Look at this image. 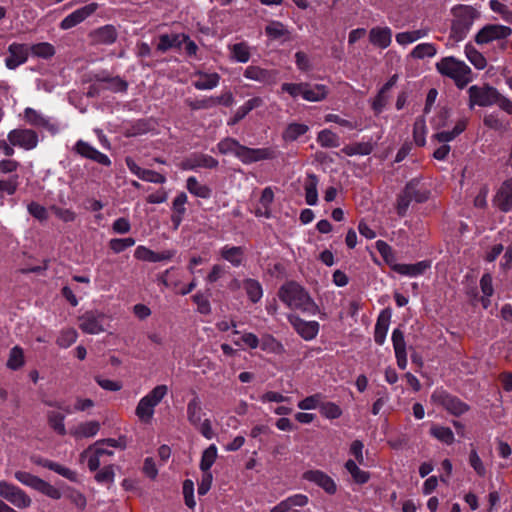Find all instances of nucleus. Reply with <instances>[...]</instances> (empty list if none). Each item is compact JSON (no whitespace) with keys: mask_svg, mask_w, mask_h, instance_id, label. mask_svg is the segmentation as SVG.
I'll list each match as a JSON object with an SVG mask.
<instances>
[{"mask_svg":"<svg viewBox=\"0 0 512 512\" xmlns=\"http://www.w3.org/2000/svg\"><path fill=\"white\" fill-rule=\"evenodd\" d=\"M278 297L290 309L299 310L308 315L318 313V305L308 292L296 282L283 284L278 291Z\"/></svg>","mask_w":512,"mask_h":512,"instance_id":"1","label":"nucleus"},{"mask_svg":"<svg viewBox=\"0 0 512 512\" xmlns=\"http://www.w3.org/2000/svg\"><path fill=\"white\" fill-rule=\"evenodd\" d=\"M221 154H234L243 163L250 164L253 162L273 159L276 157L277 151L274 148H249L241 145L232 138H225L217 145Z\"/></svg>","mask_w":512,"mask_h":512,"instance_id":"2","label":"nucleus"},{"mask_svg":"<svg viewBox=\"0 0 512 512\" xmlns=\"http://www.w3.org/2000/svg\"><path fill=\"white\" fill-rule=\"evenodd\" d=\"M438 72L454 80L459 88L472 81V71L468 65L452 56L444 57L436 63Z\"/></svg>","mask_w":512,"mask_h":512,"instance_id":"3","label":"nucleus"},{"mask_svg":"<svg viewBox=\"0 0 512 512\" xmlns=\"http://www.w3.org/2000/svg\"><path fill=\"white\" fill-rule=\"evenodd\" d=\"M168 394V386L165 384L156 385L151 391L143 396L136 408L135 415L140 422L148 424L152 421L155 408Z\"/></svg>","mask_w":512,"mask_h":512,"instance_id":"4","label":"nucleus"},{"mask_svg":"<svg viewBox=\"0 0 512 512\" xmlns=\"http://www.w3.org/2000/svg\"><path fill=\"white\" fill-rule=\"evenodd\" d=\"M281 91L288 93L293 99L301 97L308 102H320L326 99L328 88L323 84H311L308 82L283 83Z\"/></svg>","mask_w":512,"mask_h":512,"instance_id":"5","label":"nucleus"},{"mask_svg":"<svg viewBox=\"0 0 512 512\" xmlns=\"http://www.w3.org/2000/svg\"><path fill=\"white\" fill-rule=\"evenodd\" d=\"M454 20L451 26V38L455 41L463 40L469 32L478 12L471 6L459 5L452 9Z\"/></svg>","mask_w":512,"mask_h":512,"instance_id":"6","label":"nucleus"},{"mask_svg":"<svg viewBox=\"0 0 512 512\" xmlns=\"http://www.w3.org/2000/svg\"><path fill=\"white\" fill-rule=\"evenodd\" d=\"M205 412L198 396L193 397L187 404V420L203 437L210 440L215 436L212 422L204 418Z\"/></svg>","mask_w":512,"mask_h":512,"instance_id":"7","label":"nucleus"},{"mask_svg":"<svg viewBox=\"0 0 512 512\" xmlns=\"http://www.w3.org/2000/svg\"><path fill=\"white\" fill-rule=\"evenodd\" d=\"M15 478L25 486H28L47 497L58 500L61 498L62 494L58 488L46 482L45 480L35 476L26 471H17L15 472Z\"/></svg>","mask_w":512,"mask_h":512,"instance_id":"8","label":"nucleus"},{"mask_svg":"<svg viewBox=\"0 0 512 512\" xmlns=\"http://www.w3.org/2000/svg\"><path fill=\"white\" fill-rule=\"evenodd\" d=\"M431 401L442 406L450 414L460 416L468 411L469 406L457 397L448 394L442 389H436L431 395Z\"/></svg>","mask_w":512,"mask_h":512,"instance_id":"9","label":"nucleus"},{"mask_svg":"<svg viewBox=\"0 0 512 512\" xmlns=\"http://www.w3.org/2000/svg\"><path fill=\"white\" fill-rule=\"evenodd\" d=\"M469 93V106L472 108L475 105L485 107L496 104L498 99V91L490 86H477L473 85L468 89Z\"/></svg>","mask_w":512,"mask_h":512,"instance_id":"10","label":"nucleus"},{"mask_svg":"<svg viewBox=\"0 0 512 512\" xmlns=\"http://www.w3.org/2000/svg\"><path fill=\"white\" fill-rule=\"evenodd\" d=\"M0 496L19 509H26L32 503L25 491L6 481H0Z\"/></svg>","mask_w":512,"mask_h":512,"instance_id":"11","label":"nucleus"},{"mask_svg":"<svg viewBox=\"0 0 512 512\" xmlns=\"http://www.w3.org/2000/svg\"><path fill=\"white\" fill-rule=\"evenodd\" d=\"M8 141L15 147L24 150H32L37 147L39 139L35 131L17 128L8 133Z\"/></svg>","mask_w":512,"mask_h":512,"instance_id":"12","label":"nucleus"},{"mask_svg":"<svg viewBox=\"0 0 512 512\" xmlns=\"http://www.w3.org/2000/svg\"><path fill=\"white\" fill-rule=\"evenodd\" d=\"M287 319L297 334L305 341H311L317 337L320 330V324L317 321H306L296 314L288 315Z\"/></svg>","mask_w":512,"mask_h":512,"instance_id":"13","label":"nucleus"},{"mask_svg":"<svg viewBox=\"0 0 512 512\" xmlns=\"http://www.w3.org/2000/svg\"><path fill=\"white\" fill-rule=\"evenodd\" d=\"M302 477L322 488L329 495H334L337 492V484L334 479L321 470H308L303 473Z\"/></svg>","mask_w":512,"mask_h":512,"instance_id":"14","label":"nucleus"},{"mask_svg":"<svg viewBox=\"0 0 512 512\" xmlns=\"http://www.w3.org/2000/svg\"><path fill=\"white\" fill-rule=\"evenodd\" d=\"M104 321V314L86 312L79 318V328L87 334H99L105 331Z\"/></svg>","mask_w":512,"mask_h":512,"instance_id":"15","label":"nucleus"},{"mask_svg":"<svg viewBox=\"0 0 512 512\" xmlns=\"http://www.w3.org/2000/svg\"><path fill=\"white\" fill-rule=\"evenodd\" d=\"M511 34V28L504 25H487L476 35L475 41L478 44H486L494 40L504 39Z\"/></svg>","mask_w":512,"mask_h":512,"instance_id":"16","label":"nucleus"},{"mask_svg":"<svg viewBox=\"0 0 512 512\" xmlns=\"http://www.w3.org/2000/svg\"><path fill=\"white\" fill-rule=\"evenodd\" d=\"M97 9V3H90L75 10L60 22V28L62 30H68L75 27L95 13Z\"/></svg>","mask_w":512,"mask_h":512,"instance_id":"17","label":"nucleus"},{"mask_svg":"<svg viewBox=\"0 0 512 512\" xmlns=\"http://www.w3.org/2000/svg\"><path fill=\"white\" fill-rule=\"evenodd\" d=\"M74 150L80 156L95 161L98 164L103 166L111 165V160L106 154L98 151L95 147L91 146L89 143L83 140L76 142Z\"/></svg>","mask_w":512,"mask_h":512,"instance_id":"18","label":"nucleus"},{"mask_svg":"<svg viewBox=\"0 0 512 512\" xmlns=\"http://www.w3.org/2000/svg\"><path fill=\"white\" fill-rule=\"evenodd\" d=\"M9 56L5 60L8 69H16L24 64L29 56V47L25 44L12 43L8 47Z\"/></svg>","mask_w":512,"mask_h":512,"instance_id":"19","label":"nucleus"},{"mask_svg":"<svg viewBox=\"0 0 512 512\" xmlns=\"http://www.w3.org/2000/svg\"><path fill=\"white\" fill-rule=\"evenodd\" d=\"M126 165L129 170L143 181L164 184L166 182V176L158 173L154 170L144 169L138 166L131 158H126Z\"/></svg>","mask_w":512,"mask_h":512,"instance_id":"20","label":"nucleus"},{"mask_svg":"<svg viewBox=\"0 0 512 512\" xmlns=\"http://www.w3.org/2000/svg\"><path fill=\"white\" fill-rule=\"evenodd\" d=\"M179 166L182 170H195L200 167L212 169L218 166V161L209 155L193 154L185 158Z\"/></svg>","mask_w":512,"mask_h":512,"instance_id":"21","label":"nucleus"},{"mask_svg":"<svg viewBox=\"0 0 512 512\" xmlns=\"http://www.w3.org/2000/svg\"><path fill=\"white\" fill-rule=\"evenodd\" d=\"M24 119L30 125L44 128L52 134H56L59 131V127L56 123L32 108H26L24 110Z\"/></svg>","mask_w":512,"mask_h":512,"instance_id":"22","label":"nucleus"},{"mask_svg":"<svg viewBox=\"0 0 512 512\" xmlns=\"http://www.w3.org/2000/svg\"><path fill=\"white\" fill-rule=\"evenodd\" d=\"M309 503L307 495L302 493L293 494L275 505L269 512H299L295 507H305Z\"/></svg>","mask_w":512,"mask_h":512,"instance_id":"23","label":"nucleus"},{"mask_svg":"<svg viewBox=\"0 0 512 512\" xmlns=\"http://www.w3.org/2000/svg\"><path fill=\"white\" fill-rule=\"evenodd\" d=\"M494 204L503 212L512 210V178L501 184L495 195Z\"/></svg>","mask_w":512,"mask_h":512,"instance_id":"24","label":"nucleus"},{"mask_svg":"<svg viewBox=\"0 0 512 512\" xmlns=\"http://www.w3.org/2000/svg\"><path fill=\"white\" fill-rule=\"evenodd\" d=\"M369 41L380 49H386L392 42V30L387 26L373 27L369 31Z\"/></svg>","mask_w":512,"mask_h":512,"instance_id":"25","label":"nucleus"},{"mask_svg":"<svg viewBox=\"0 0 512 512\" xmlns=\"http://www.w3.org/2000/svg\"><path fill=\"white\" fill-rule=\"evenodd\" d=\"M100 430V423L95 420L81 422L70 428L69 434L76 440L95 436Z\"/></svg>","mask_w":512,"mask_h":512,"instance_id":"26","label":"nucleus"},{"mask_svg":"<svg viewBox=\"0 0 512 512\" xmlns=\"http://www.w3.org/2000/svg\"><path fill=\"white\" fill-rule=\"evenodd\" d=\"M89 37L94 44L110 45L116 41L117 31L114 26L105 25L92 31Z\"/></svg>","mask_w":512,"mask_h":512,"instance_id":"27","label":"nucleus"},{"mask_svg":"<svg viewBox=\"0 0 512 512\" xmlns=\"http://www.w3.org/2000/svg\"><path fill=\"white\" fill-rule=\"evenodd\" d=\"M220 257L234 267L242 265L245 258L244 248L241 246L224 245L219 249Z\"/></svg>","mask_w":512,"mask_h":512,"instance_id":"28","label":"nucleus"},{"mask_svg":"<svg viewBox=\"0 0 512 512\" xmlns=\"http://www.w3.org/2000/svg\"><path fill=\"white\" fill-rule=\"evenodd\" d=\"M33 463L40 465L42 467L48 468L57 474L61 475L62 477L70 480V481H77V473L68 467H65L59 463L50 461L48 459H43L40 457H33L32 458Z\"/></svg>","mask_w":512,"mask_h":512,"instance_id":"29","label":"nucleus"},{"mask_svg":"<svg viewBox=\"0 0 512 512\" xmlns=\"http://www.w3.org/2000/svg\"><path fill=\"white\" fill-rule=\"evenodd\" d=\"M197 79L193 82V86L197 90H211L216 88L220 82V75L216 72L206 73L203 71H195L193 74Z\"/></svg>","mask_w":512,"mask_h":512,"instance_id":"30","label":"nucleus"},{"mask_svg":"<svg viewBox=\"0 0 512 512\" xmlns=\"http://www.w3.org/2000/svg\"><path fill=\"white\" fill-rule=\"evenodd\" d=\"M467 126V119L461 118L459 119L453 129L451 131H441L437 132L432 136L433 140H436L440 143L446 144L447 142L455 139L459 134H461Z\"/></svg>","mask_w":512,"mask_h":512,"instance_id":"31","label":"nucleus"},{"mask_svg":"<svg viewBox=\"0 0 512 512\" xmlns=\"http://www.w3.org/2000/svg\"><path fill=\"white\" fill-rule=\"evenodd\" d=\"M429 267L425 261L418 262L416 264H393L392 269L404 276L416 277L424 273Z\"/></svg>","mask_w":512,"mask_h":512,"instance_id":"32","label":"nucleus"},{"mask_svg":"<svg viewBox=\"0 0 512 512\" xmlns=\"http://www.w3.org/2000/svg\"><path fill=\"white\" fill-rule=\"evenodd\" d=\"M182 39H187V35L184 33L181 34H163L159 37V42L157 44V50L161 52H165L173 47H181Z\"/></svg>","mask_w":512,"mask_h":512,"instance_id":"33","label":"nucleus"},{"mask_svg":"<svg viewBox=\"0 0 512 512\" xmlns=\"http://www.w3.org/2000/svg\"><path fill=\"white\" fill-rule=\"evenodd\" d=\"M230 57L239 63H247L251 57V48L245 42L235 43L229 47Z\"/></svg>","mask_w":512,"mask_h":512,"instance_id":"34","label":"nucleus"},{"mask_svg":"<svg viewBox=\"0 0 512 512\" xmlns=\"http://www.w3.org/2000/svg\"><path fill=\"white\" fill-rule=\"evenodd\" d=\"M318 178L314 174H309L304 184L305 201L308 205L314 206L318 202Z\"/></svg>","mask_w":512,"mask_h":512,"instance_id":"35","label":"nucleus"},{"mask_svg":"<svg viewBox=\"0 0 512 512\" xmlns=\"http://www.w3.org/2000/svg\"><path fill=\"white\" fill-rule=\"evenodd\" d=\"M173 271L174 268L167 269L161 277V281L166 287L174 289L180 295H187L197 286L196 279L194 278L188 285L179 288L178 282L169 279V275Z\"/></svg>","mask_w":512,"mask_h":512,"instance_id":"36","label":"nucleus"},{"mask_svg":"<svg viewBox=\"0 0 512 512\" xmlns=\"http://www.w3.org/2000/svg\"><path fill=\"white\" fill-rule=\"evenodd\" d=\"M390 315L381 313L375 324L374 340L377 344L382 345L385 342L389 329Z\"/></svg>","mask_w":512,"mask_h":512,"instance_id":"37","label":"nucleus"},{"mask_svg":"<svg viewBox=\"0 0 512 512\" xmlns=\"http://www.w3.org/2000/svg\"><path fill=\"white\" fill-rule=\"evenodd\" d=\"M429 29L421 28L413 31H405L396 34V41L399 45L405 46L416 42L428 35Z\"/></svg>","mask_w":512,"mask_h":512,"instance_id":"38","label":"nucleus"},{"mask_svg":"<svg viewBox=\"0 0 512 512\" xmlns=\"http://www.w3.org/2000/svg\"><path fill=\"white\" fill-rule=\"evenodd\" d=\"M78 339V332L75 328L67 327L59 331L56 344L61 349H67L72 346Z\"/></svg>","mask_w":512,"mask_h":512,"instance_id":"39","label":"nucleus"},{"mask_svg":"<svg viewBox=\"0 0 512 512\" xmlns=\"http://www.w3.org/2000/svg\"><path fill=\"white\" fill-rule=\"evenodd\" d=\"M242 288L246 291V294L251 302L257 303L263 296V289L259 281L255 279H245L242 282Z\"/></svg>","mask_w":512,"mask_h":512,"instance_id":"40","label":"nucleus"},{"mask_svg":"<svg viewBox=\"0 0 512 512\" xmlns=\"http://www.w3.org/2000/svg\"><path fill=\"white\" fill-rule=\"evenodd\" d=\"M186 188L196 197L206 199L211 196V189L208 186L201 184L194 176L188 177L186 181Z\"/></svg>","mask_w":512,"mask_h":512,"instance_id":"41","label":"nucleus"},{"mask_svg":"<svg viewBox=\"0 0 512 512\" xmlns=\"http://www.w3.org/2000/svg\"><path fill=\"white\" fill-rule=\"evenodd\" d=\"M317 142L324 148H337L340 146V137L330 129H323L317 134Z\"/></svg>","mask_w":512,"mask_h":512,"instance_id":"42","label":"nucleus"},{"mask_svg":"<svg viewBox=\"0 0 512 512\" xmlns=\"http://www.w3.org/2000/svg\"><path fill=\"white\" fill-rule=\"evenodd\" d=\"M308 130L309 127L306 124L293 122L288 124L286 129L283 131L282 138L285 141L292 142L297 140L300 136L306 134Z\"/></svg>","mask_w":512,"mask_h":512,"instance_id":"43","label":"nucleus"},{"mask_svg":"<svg viewBox=\"0 0 512 512\" xmlns=\"http://www.w3.org/2000/svg\"><path fill=\"white\" fill-rule=\"evenodd\" d=\"M430 434L446 445H451L455 441L454 433L449 427L434 424L430 428Z\"/></svg>","mask_w":512,"mask_h":512,"instance_id":"44","label":"nucleus"},{"mask_svg":"<svg viewBox=\"0 0 512 512\" xmlns=\"http://www.w3.org/2000/svg\"><path fill=\"white\" fill-rule=\"evenodd\" d=\"M345 468L357 484H365L370 479V474L367 471L360 469L357 462L352 459L347 460Z\"/></svg>","mask_w":512,"mask_h":512,"instance_id":"45","label":"nucleus"},{"mask_svg":"<svg viewBox=\"0 0 512 512\" xmlns=\"http://www.w3.org/2000/svg\"><path fill=\"white\" fill-rule=\"evenodd\" d=\"M25 364L24 350L20 346H14L7 359L6 366L11 370H18Z\"/></svg>","mask_w":512,"mask_h":512,"instance_id":"46","label":"nucleus"},{"mask_svg":"<svg viewBox=\"0 0 512 512\" xmlns=\"http://www.w3.org/2000/svg\"><path fill=\"white\" fill-rule=\"evenodd\" d=\"M437 54V48L435 44L433 43H420L416 45L411 53L410 56L414 59H424V58H432Z\"/></svg>","mask_w":512,"mask_h":512,"instance_id":"47","label":"nucleus"},{"mask_svg":"<svg viewBox=\"0 0 512 512\" xmlns=\"http://www.w3.org/2000/svg\"><path fill=\"white\" fill-rule=\"evenodd\" d=\"M218 457V449L215 444H211L207 447L201 456L199 468L201 471H210L211 467L215 463Z\"/></svg>","mask_w":512,"mask_h":512,"instance_id":"48","label":"nucleus"},{"mask_svg":"<svg viewBox=\"0 0 512 512\" xmlns=\"http://www.w3.org/2000/svg\"><path fill=\"white\" fill-rule=\"evenodd\" d=\"M49 426L59 435L64 436L67 434L65 427V416L58 411H50L47 415Z\"/></svg>","mask_w":512,"mask_h":512,"instance_id":"49","label":"nucleus"},{"mask_svg":"<svg viewBox=\"0 0 512 512\" xmlns=\"http://www.w3.org/2000/svg\"><path fill=\"white\" fill-rule=\"evenodd\" d=\"M272 73L259 66H248L244 71V77L258 82H267L272 78Z\"/></svg>","mask_w":512,"mask_h":512,"instance_id":"50","label":"nucleus"},{"mask_svg":"<svg viewBox=\"0 0 512 512\" xmlns=\"http://www.w3.org/2000/svg\"><path fill=\"white\" fill-rule=\"evenodd\" d=\"M427 126L423 117L415 120L413 125V139L416 145L424 146L426 144Z\"/></svg>","mask_w":512,"mask_h":512,"instance_id":"51","label":"nucleus"},{"mask_svg":"<svg viewBox=\"0 0 512 512\" xmlns=\"http://www.w3.org/2000/svg\"><path fill=\"white\" fill-rule=\"evenodd\" d=\"M29 52L35 57L48 59L55 54V48L48 42H41L29 47Z\"/></svg>","mask_w":512,"mask_h":512,"instance_id":"52","label":"nucleus"},{"mask_svg":"<svg viewBox=\"0 0 512 512\" xmlns=\"http://www.w3.org/2000/svg\"><path fill=\"white\" fill-rule=\"evenodd\" d=\"M480 288L484 295L482 298V305L486 309L490 305L489 297L493 295L494 289L492 284V277L490 274H484L480 280Z\"/></svg>","mask_w":512,"mask_h":512,"instance_id":"53","label":"nucleus"},{"mask_svg":"<svg viewBox=\"0 0 512 512\" xmlns=\"http://www.w3.org/2000/svg\"><path fill=\"white\" fill-rule=\"evenodd\" d=\"M465 55L475 68L481 70L486 67L487 62L485 57L472 45L465 46Z\"/></svg>","mask_w":512,"mask_h":512,"instance_id":"54","label":"nucleus"},{"mask_svg":"<svg viewBox=\"0 0 512 512\" xmlns=\"http://www.w3.org/2000/svg\"><path fill=\"white\" fill-rule=\"evenodd\" d=\"M82 459H87L88 467L91 471H95L101 465L102 457L98 455L93 446H90L81 454Z\"/></svg>","mask_w":512,"mask_h":512,"instance_id":"55","label":"nucleus"},{"mask_svg":"<svg viewBox=\"0 0 512 512\" xmlns=\"http://www.w3.org/2000/svg\"><path fill=\"white\" fill-rule=\"evenodd\" d=\"M261 349L274 354H282L284 352L283 345L273 336H264L260 345Z\"/></svg>","mask_w":512,"mask_h":512,"instance_id":"56","label":"nucleus"},{"mask_svg":"<svg viewBox=\"0 0 512 512\" xmlns=\"http://www.w3.org/2000/svg\"><path fill=\"white\" fill-rule=\"evenodd\" d=\"M469 464L479 477H485L487 474L486 466L475 449L469 453Z\"/></svg>","mask_w":512,"mask_h":512,"instance_id":"57","label":"nucleus"},{"mask_svg":"<svg viewBox=\"0 0 512 512\" xmlns=\"http://www.w3.org/2000/svg\"><path fill=\"white\" fill-rule=\"evenodd\" d=\"M105 85V89L113 92H124L127 90L128 84L125 80L120 77L104 78L101 80Z\"/></svg>","mask_w":512,"mask_h":512,"instance_id":"58","label":"nucleus"},{"mask_svg":"<svg viewBox=\"0 0 512 512\" xmlns=\"http://www.w3.org/2000/svg\"><path fill=\"white\" fill-rule=\"evenodd\" d=\"M135 245V240L132 237L127 238H114L109 241V247L115 253H121L125 249Z\"/></svg>","mask_w":512,"mask_h":512,"instance_id":"59","label":"nucleus"},{"mask_svg":"<svg viewBox=\"0 0 512 512\" xmlns=\"http://www.w3.org/2000/svg\"><path fill=\"white\" fill-rule=\"evenodd\" d=\"M321 401L322 395L317 393L300 400L297 406L301 410H313L316 408H320L322 404Z\"/></svg>","mask_w":512,"mask_h":512,"instance_id":"60","label":"nucleus"},{"mask_svg":"<svg viewBox=\"0 0 512 512\" xmlns=\"http://www.w3.org/2000/svg\"><path fill=\"white\" fill-rule=\"evenodd\" d=\"M320 412L327 419H337L342 415L341 408L333 402L322 403Z\"/></svg>","mask_w":512,"mask_h":512,"instance_id":"61","label":"nucleus"},{"mask_svg":"<svg viewBox=\"0 0 512 512\" xmlns=\"http://www.w3.org/2000/svg\"><path fill=\"white\" fill-rule=\"evenodd\" d=\"M266 34L272 39H279L287 35L288 31L285 26L278 21L269 23L265 28Z\"/></svg>","mask_w":512,"mask_h":512,"instance_id":"62","label":"nucleus"},{"mask_svg":"<svg viewBox=\"0 0 512 512\" xmlns=\"http://www.w3.org/2000/svg\"><path fill=\"white\" fill-rule=\"evenodd\" d=\"M376 249L391 268L393 264H396L393 250L385 241L378 240L376 242Z\"/></svg>","mask_w":512,"mask_h":512,"instance_id":"63","label":"nucleus"},{"mask_svg":"<svg viewBox=\"0 0 512 512\" xmlns=\"http://www.w3.org/2000/svg\"><path fill=\"white\" fill-rule=\"evenodd\" d=\"M236 345H244L248 348L255 349L260 345L258 337L253 333H244L239 340H234Z\"/></svg>","mask_w":512,"mask_h":512,"instance_id":"64","label":"nucleus"}]
</instances>
